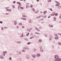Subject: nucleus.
<instances>
[{"label":"nucleus","mask_w":61,"mask_h":61,"mask_svg":"<svg viewBox=\"0 0 61 61\" xmlns=\"http://www.w3.org/2000/svg\"><path fill=\"white\" fill-rule=\"evenodd\" d=\"M55 15H56V16H57V15H58V14L57 13H54L53 14H51V16H54Z\"/></svg>","instance_id":"1"},{"label":"nucleus","mask_w":61,"mask_h":61,"mask_svg":"<svg viewBox=\"0 0 61 61\" xmlns=\"http://www.w3.org/2000/svg\"><path fill=\"white\" fill-rule=\"evenodd\" d=\"M55 58H56V59H58V58H59V57H58V56L57 55H55Z\"/></svg>","instance_id":"2"},{"label":"nucleus","mask_w":61,"mask_h":61,"mask_svg":"<svg viewBox=\"0 0 61 61\" xmlns=\"http://www.w3.org/2000/svg\"><path fill=\"white\" fill-rule=\"evenodd\" d=\"M26 57L27 59H29L30 57H29V56H28V55H27L26 56Z\"/></svg>","instance_id":"3"},{"label":"nucleus","mask_w":61,"mask_h":61,"mask_svg":"<svg viewBox=\"0 0 61 61\" xmlns=\"http://www.w3.org/2000/svg\"><path fill=\"white\" fill-rule=\"evenodd\" d=\"M36 56H40V53H38L36 55Z\"/></svg>","instance_id":"4"},{"label":"nucleus","mask_w":61,"mask_h":61,"mask_svg":"<svg viewBox=\"0 0 61 61\" xmlns=\"http://www.w3.org/2000/svg\"><path fill=\"white\" fill-rule=\"evenodd\" d=\"M35 29H36V30H37V31H38V32H39L40 31L39 30V29L38 28H37L36 27H35Z\"/></svg>","instance_id":"5"},{"label":"nucleus","mask_w":61,"mask_h":61,"mask_svg":"<svg viewBox=\"0 0 61 61\" xmlns=\"http://www.w3.org/2000/svg\"><path fill=\"white\" fill-rule=\"evenodd\" d=\"M52 36H51V37L50 38V40H52Z\"/></svg>","instance_id":"6"},{"label":"nucleus","mask_w":61,"mask_h":61,"mask_svg":"<svg viewBox=\"0 0 61 61\" xmlns=\"http://www.w3.org/2000/svg\"><path fill=\"white\" fill-rule=\"evenodd\" d=\"M41 16H42V15H41V16H40L38 17H37V18H40V17H41Z\"/></svg>","instance_id":"7"},{"label":"nucleus","mask_w":61,"mask_h":61,"mask_svg":"<svg viewBox=\"0 0 61 61\" xmlns=\"http://www.w3.org/2000/svg\"><path fill=\"white\" fill-rule=\"evenodd\" d=\"M36 49H34L33 50V51H34V52H36Z\"/></svg>","instance_id":"8"},{"label":"nucleus","mask_w":61,"mask_h":61,"mask_svg":"<svg viewBox=\"0 0 61 61\" xmlns=\"http://www.w3.org/2000/svg\"><path fill=\"white\" fill-rule=\"evenodd\" d=\"M49 26L51 27H53V25H49Z\"/></svg>","instance_id":"9"},{"label":"nucleus","mask_w":61,"mask_h":61,"mask_svg":"<svg viewBox=\"0 0 61 61\" xmlns=\"http://www.w3.org/2000/svg\"><path fill=\"white\" fill-rule=\"evenodd\" d=\"M36 56L35 55H34L32 56V57L34 58H35Z\"/></svg>","instance_id":"10"},{"label":"nucleus","mask_w":61,"mask_h":61,"mask_svg":"<svg viewBox=\"0 0 61 61\" xmlns=\"http://www.w3.org/2000/svg\"><path fill=\"white\" fill-rule=\"evenodd\" d=\"M61 59L60 58H59L58 59V61H61Z\"/></svg>","instance_id":"11"},{"label":"nucleus","mask_w":61,"mask_h":61,"mask_svg":"<svg viewBox=\"0 0 61 61\" xmlns=\"http://www.w3.org/2000/svg\"><path fill=\"white\" fill-rule=\"evenodd\" d=\"M3 54H6V53H7V52L5 51H3Z\"/></svg>","instance_id":"12"},{"label":"nucleus","mask_w":61,"mask_h":61,"mask_svg":"<svg viewBox=\"0 0 61 61\" xmlns=\"http://www.w3.org/2000/svg\"><path fill=\"white\" fill-rule=\"evenodd\" d=\"M55 39H58V37H55Z\"/></svg>","instance_id":"13"},{"label":"nucleus","mask_w":61,"mask_h":61,"mask_svg":"<svg viewBox=\"0 0 61 61\" xmlns=\"http://www.w3.org/2000/svg\"><path fill=\"white\" fill-rule=\"evenodd\" d=\"M14 24L15 25H16V24L17 23H16V21H14Z\"/></svg>","instance_id":"14"},{"label":"nucleus","mask_w":61,"mask_h":61,"mask_svg":"<svg viewBox=\"0 0 61 61\" xmlns=\"http://www.w3.org/2000/svg\"><path fill=\"white\" fill-rule=\"evenodd\" d=\"M17 4H18V5H20L21 4V3L19 2H17Z\"/></svg>","instance_id":"15"},{"label":"nucleus","mask_w":61,"mask_h":61,"mask_svg":"<svg viewBox=\"0 0 61 61\" xmlns=\"http://www.w3.org/2000/svg\"><path fill=\"white\" fill-rule=\"evenodd\" d=\"M61 6H58V7L59 8V9H60V8H61Z\"/></svg>","instance_id":"16"},{"label":"nucleus","mask_w":61,"mask_h":61,"mask_svg":"<svg viewBox=\"0 0 61 61\" xmlns=\"http://www.w3.org/2000/svg\"><path fill=\"white\" fill-rule=\"evenodd\" d=\"M29 32H28V33L26 35V36H29Z\"/></svg>","instance_id":"17"},{"label":"nucleus","mask_w":61,"mask_h":61,"mask_svg":"<svg viewBox=\"0 0 61 61\" xmlns=\"http://www.w3.org/2000/svg\"><path fill=\"white\" fill-rule=\"evenodd\" d=\"M31 43V42H28L27 43V44H28V45H30Z\"/></svg>","instance_id":"18"},{"label":"nucleus","mask_w":61,"mask_h":61,"mask_svg":"<svg viewBox=\"0 0 61 61\" xmlns=\"http://www.w3.org/2000/svg\"><path fill=\"white\" fill-rule=\"evenodd\" d=\"M54 21H56V18L55 17H54Z\"/></svg>","instance_id":"19"},{"label":"nucleus","mask_w":61,"mask_h":61,"mask_svg":"<svg viewBox=\"0 0 61 61\" xmlns=\"http://www.w3.org/2000/svg\"><path fill=\"white\" fill-rule=\"evenodd\" d=\"M3 57H3V56H0V58L1 59H3Z\"/></svg>","instance_id":"20"},{"label":"nucleus","mask_w":61,"mask_h":61,"mask_svg":"<svg viewBox=\"0 0 61 61\" xmlns=\"http://www.w3.org/2000/svg\"><path fill=\"white\" fill-rule=\"evenodd\" d=\"M25 40H26L27 41H28V39H27L26 38H25Z\"/></svg>","instance_id":"21"},{"label":"nucleus","mask_w":61,"mask_h":61,"mask_svg":"<svg viewBox=\"0 0 61 61\" xmlns=\"http://www.w3.org/2000/svg\"><path fill=\"white\" fill-rule=\"evenodd\" d=\"M39 41L40 42H42V40L40 39L39 40Z\"/></svg>","instance_id":"22"},{"label":"nucleus","mask_w":61,"mask_h":61,"mask_svg":"<svg viewBox=\"0 0 61 61\" xmlns=\"http://www.w3.org/2000/svg\"><path fill=\"white\" fill-rule=\"evenodd\" d=\"M26 48H27L26 47H24L23 48L24 49H26Z\"/></svg>","instance_id":"23"},{"label":"nucleus","mask_w":61,"mask_h":61,"mask_svg":"<svg viewBox=\"0 0 61 61\" xmlns=\"http://www.w3.org/2000/svg\"><path fill=\"white\" fill-rule=\"evenodd\" d=\"M8 11H9V12H11V10L10 9H9Z\"/></svg>","instance_id":"24"},{"label":"nucleus","mask_w":61,"mask_h":61,"mask_svg":"<svg viewBox=\"0 0 61 61\" xmlns=\"http://www.w3.org/2000/svg\"><path fill=\"white\" fill-rule=\"evenodd\" d=\"M48 2H51V0H48Z\"/></svg>","instance_id":"25"},{"label":"nucleus","mask_w":61,"mask_h":61,"mask_svg":"<svg viewBox=\"0 0 61 61\" xmlns=\"http://www.w3.org/2000/svg\"><path fill=\"white\" fill-rule=\"evenodd\" d=\"M34 38V37L33 36H32L30 38V39H31L32 38Z\"/></svg>","instance_id":"26"},{"label":"nucleus","mask_w":61,"mask_h":61,"mask_svg":"<svg viewBox=\"0 0 61 61\" xmlns=\"http://www.w3.org/2000/svg\"><path fill=\"white\" fill-rule=\"evenodd\" d=\"M40 51H41V52H43V50L42 49H41L40 50Z\"/></svg>","instance_id":"27"},{"label":"nucleus","mask_w":61,"mask_h":61,"mask_svg":"<svg viewBox=\"0 0 61 61\" xmlns=\"http://www.w3.org/2000/svg\"><path fill=\"white\" fill-rule=\"evenodd\" d=\"M29 21V23H31V20H30V21Z\"/></svg>","instance_id":"28"},{"label":"nucleus","mask_w":61,"mask_h":61,"mask_svg":"<svg viewBox=\"0 0 61 61\" xmlns=\"http://www.w3.org/2000/svg\"><path fill=\"white\" fill-rule=\"evenodd\" d=\"M44 14H46V11H45L44 12Z\"/></svg>","instance_id":"29"},{"label":"nucleus","mask_w":61,"mask_h":61,"mask_svg":"<svg viewBox=\"0 0 61 61\" xmlns=\"http://www.w3.org/2000/svg\"><path fill=\"white\" fill-rule=\"evenodd\" d=\"M20 9H24V8H23V7H22L20 6Z\"/></svg>","instance_id":"30"},{"label":"nucleus","mask_w":61,"mask_h":61,"mask_svg":"<svg viewBox=\"0 0 61 61\" xmlns=\"http://www.w3.org/2000/svg\"><path fill=\"white\" fill-rule=\"evenodd\" d=\"M56 6H59V4H56Z\"/></svg>","instance_id":"31"},{"label":"nucleus","mask_w":61,"mask_h":61,"mask_svg":"<svg viewBox=\"0 0 61 61\" xmlns=\"http://www.w3.org/2000/svg\"><path fill=\"white\" fill-rule=\"evenodd\" d=\"M20 7H20L19 6H18V9H20Z\"/></svg>","instance_id":"32"},{"label":"nucleus","mask_w":61,"mask_h":61,"mask_svg":"<svg viewBox=\"0 0 61 61\" xmlns=\"http://www.w3.org/2000/svg\"><path fill=\"white\" fill-rule=\"evenodd\" d=\"M55 61H58V59H55Z\"/></svg>","instance_id":"33"},{"label":"nucleus","mask_w":61,"mask_h":61,"mask_svg":"<svg viewBox=\"0 0 61 61\" xmlns=\"http://www.w3.org/2000/svg\"><path fill=\"white\" fill-rule=\"evenodd\" d=\"M12 7H13V8H15V5H12Z\"/></svg>","instance_id":"34"},{"label":"nucleus","mask_w":61,"mask_h":61,"mask_svg":"<svg viewBox=\"0 0 61 61\" xmlns=\"http://www.w3.org/2000/svg\"><path fill=\"white\" fill-rule=\"evenodd\" d=\"M0 24H2V23H3V22L1 21H0Z\"/></svg>","instance_id":"35"},{"label":"nucleus","mask_w":61,"mask_h":61,"mask_svg":"<svg viewBox=\"0 0 61 61\" xmlns=\"http://www.w3.org/2000/svg\"><path fill=\"white\" fill-rule=\"evenodd\" d=\"M8 28V27H4V28L5 29H6V28Z\"/></svg>","instance_id":"36"},{"label":"nucleus","mask_w":61,"mask_h":61,"mask_svg":"<svg viewBox=\"0 0 61 61\" xmlns=\"http://www.w3.org/2000/svg\"><path fill=\"white\" fill-rule=\"evenodd\" d=\"M51 17V16H49L48 17V18H50V17Z\"/></svg>","instance_id":"37"},{"label":"nucleus","mask_w":61,"mask_h":61,"mask_svg":"<svg viewBox=\"0 0 61 61\" xmlns=\"http://www.w3.org/2000/svg\"><path fill=\"white\" fill-rule=\"evenodd\" d=\"M1 29H2V30L3 31V30H4V28H3L1 27Z\"/></svg>","instance_id":"38"},{"label":"nucleus","mask_w":61,"mask_h":61,"mask_svg":"<svg viewBox=\"0 0 61 61\" xmlns=\"http://www.w3.org/2000/svg\"><path fill=\"white\" fill-rule=\"evenodd\" d=\"M22 52H25V50H22Z\"/></svg>","instance_id":"39"},{"label":"nucleus","mask_w":61,"mask_h":61,"mask_svg":"<svg viewBox=\"0 0 61 61\" xmlns=\"http://www.w3.org/2000/svg\"><path fill=\"white\" fill-rule=\"evenodd\" d=\"M55 36H58V35L57 34H56L55 35Z\"/></svg>","instance_id":"40"},{"label":"nucleus","mask_w":61,"mask_h":61,"mask_svg":"<svg viewBox=\"0 0 61 61\" xmlns=\"http://www.w3.org/2000/svg\"><path fill=\"white\" fill-rule=\"evenodd\" d=\"M26 49H27V50H29V48H27Z\"/></svg>","instance_id":"41"},{"label":"nucleus","mask_w":61,"mask_h":61,"mask_svg":"<svg viewBox=\"0 0 61 61\" xmlns=\"http://www.w3.org/2000/svg\"><path fill=\"white\" fill-rule=\"evenodd\" d=\"M27 31H29V32L30 31V30H29V29H27Z\"/></svg>","instance_id":"42"},{"label":"nucleus","mask_w":61,"mask_h":61,"mask_svg":"<svg viewBox=\"0 0 61 61\" xmlns=\"http://www.w3.org/2000/svg\"><path fill=\"white\" fill-rule=\"evenodd\" d=\"M19 54L20 55V54H21V52H19Z\"/></svg>","instance_id":"43"},{"label":"nucleus","mask_w":61,"mask_h":61,"mask_svg":"<svg viewBox=\"0 0 61 61\" xmlns=\"http://www.w3.org/2000/svg\"><path fill=\"white\" fill-rule=\"evenodd\" d=\"M23 17H25V15H23Z\"/></svg>","instance_id":"44"},{"label":"nucleus","mask_w":61,"mask_h":61,"mask_svg":"<svg viewBox=\"0 0 61 61\" xmlns=\"http://www.w3.org/2000/svg\"><path fill=\"white\" fill-rule=\"evenodd\" d=\"M32 10L33 11H34V12L35 10V9H32Z\"/></svg>","instance_id":"45"},{"label":"nucleus","mask_w":61,"mask_h":61,"mask_svg":"<svg viewBox=\"0 0 61 61\" xmlns=\"http://www.w3.org/2000/svg\"><path fill=\"white\" fill-rule=\"evenodd\" d=\"M22 28H25V27L24 26H22Z\"/></svg>","instance_id":"46"},{"label":"nucleus","mask_w":61,"mask_h":61,"mask_svg":"<svg viewBox=\"0 0 61 61\" xmlns=\"http://www.w3.org/2000/svg\"><path fill=\"white\" fill-rule=\"evenodd\" d=\"M23 20H26V18H24Z\"/></svg>","instance_id":"47"},{"label":"nucleus","mask_w":61,"mask_h":61,"mask_svg":"<svg viewBox=\"0 0 61 61\" xmlns=\"http://www.w3.org/2000/svg\"><path fill=\"white\" fill-rule=\"evenodd\" d=\"M10 60H11L12 59V58L11 57H10L9 58Z\"/></svg>","instance_id":"48"},{"label":"nucleus","mask_w":61,"mask_h":61,"mask_svg":"<svg viewBox=\"0 0 61 61\" xmlns=\"http://www.w3.org/2000/svg\"><path fill=\"white\" fill-rule=\"evenodd\" d=\"M45 36L46 37V36H47V35L46 34H45Z\"/></svg>","instance_id":"49"},{"label":"nucleus","mask_w":61,"mask_h":61,"mask_svg":"<svg viewBox=\"0 0 61 61\" xmlns=\"http://www.w3.org/2000/svg\"><path fill=\"white\" fill-rule=\"evenodd\" d=\"M58 44L59 45H60V44H61V43L60 42H59Z\"/></svg>","instance_id":"50"},{"label":"nucleus","mask_w":61,"mask_h":61,"mask_svg":"<svg viewBox=\"0 0 61 61\" xmlns=\"http://www.w3.org/2000/svg\"><path fill=\"white\" fill-rule=\"evenodd\" d=\"M3 55L4 56H5V53H4V54H3Z\"/></svg>","instance_id":"51"},{"label":"nucleus","mask_w":61,"mask_h":61,"mask_svg":"<svg viewBox=\"0 0 61 61\" xmlns=\"http://www.w3.org/2000/svg\"><path fill=\"white\" fill-rule=\"evenodd\" d=\"M34 37H36V35H34V36H33V37H34Z\"/></svg>","instance_id":"52"},{"label":"nucleus","mask_w":61,"mask_h":61,"mask_svg":"<svg viewBox=\"0 0 61 61\" xmlns=\"http://www.w3.org/2000/svg\"><path fill=\"white\" fill-rule=\"evenodd\" d=\"M35 34H39V33L37 32H35Z\"/></svg>","instance_id":"53"},{"label":"nucleus","mask_w":61,"mask_h":61,"mask_svg":"<svg viewBox=\"0 0 61 61\" xmlns=\"http://www.w3.org/2000/svg\"><path fill=\"white\" fill-rule=\"evenodd\" d=\"M8 9H6V10L7 11H8Z\"/></svg>","instance_id":"54"},{"label":"nucleus","mask_w":61,"mask_h":61,"mask_svg":"<svg viewBox=\"0 0 61 61\" xmlns=\"http://www.w3.org/2000/svg\"><path fill=\"white\" fill-rule=\"evenodd\" d=\"M5 14L6 15H8L9 14V13H5Z\"/></svg>","instance_id":"55"},{"label":"nucleus","mask_w":61,"mask_h":61,"mask_svg":"<svg viewBox=\"0 0 61 61\" xmlns=\"http://www.w3.org/2000/svg\"><path fill=\"white\" fill-rule=\"evenodd\" d=\"M19 28V26H17V28Z\"/></svg>","instance_id":"56"},{"label":"nucleus","mask_w":61,"mask_h":61,"mask_svg":"<svg viewBox=\"0 0 61 61\" xmlns=\"http://www.w3.org/2000/svg\"><path fill=\"white\" fill-rule=\"evenodd\" d=\"M30 7H31V8H32L33 7V6L31 5L30 6Z\"/></svg>","instance_id":"57"},{"label":"nucleus","mask_w":61,"mask_h":61,"mask_svg":"<svg viewBox=\"0 0 61 61\" xmlns=\"http://www.w3.org/2000/svg\"><path fill=\"white\" fill-rule=\"evenodd\" d=\"M21 19H22L23 20H24V18H21Z\"/></svg>","instance_id":"58"},{"label":"nucleus","mask_w":61,"mask_h":61,"mask_svg":"<svg viewBox=\"0 0 61 61\" xmlns=\"http://www.w3.org/2000/svg\"><path fill=\"white\" fill-rule=\"evenodd\" d=\"M13 3L14 4H15V1H14L13 2Z\"/></svg>","instance_id":"59"},{"label":"nucleus","mask_w":61,"mask_h":61,"mask_svg":"<svg viewBox=\"0 0 61 61\" xmlns=\"http://www.w3.org/2000/svg\"><path fill=\"white\" fill-rule=\"evenodd\" d=\"M40 49H41V48H42V46H41L40 47Z\"/></svg>","instance_id":"60"},{"label":"nucleus","mask_w":61,"mask_h":61,"mask_svg":"<svg viewBox=\"0 0 61 61\" xmlns=\"http://www.w3.org/2000/svg\"><path fill=\"white\" fill-rule=\"evenodd\" d=\"M57 3L58 4H59V5H60V3H59L58 2Z\"/></svg>","instance_id":"61"},{"label":"nucleus","mask_w":61,"mask_h":61,"mask_svg":"<svg viewBox=\"0 0 61 61\" xmlns=\"http://www.w3.org/2000/svg\"><path fill=\"white\" fill-rule=\"evenodd\" d=\"M50 10H51V11H52V10L51 9H50Z\"/></svg>","instance_id":"62"},{"label":"nucleus","mask_w":61,"mask_h":61,"mask_svg":"<svg viewBox=\"0 0 61 61\" xmlns=\"http://www.w3.org/2000/svg\"><path fill=\"white\" fill-rule=\"evenodd\" d=\"M17 43H19V41H18L17 42Z\"/></svg>","instance_id":"63"},{"label":"nucleus","mask_w":61,"mask_h":61,"mask_svg":"<svg viewBox=\"0 0 61 61\" xmlns=\"http://www.w3.org/2000/svg\"><path fill=\"white\" fill-rule=\"evenodd\" d=\"M59 18H61V16H60Z\"/></svg>","instance_id":"64"}]
</instances>
